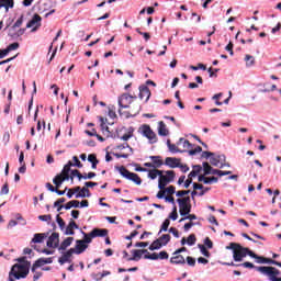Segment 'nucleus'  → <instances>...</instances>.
<instances>
[{"mask_svg": "<svg viewBox=\"0 0 281 281\" xmlns=\"http://www.w3.org/2000/svg\"><path fill=\"white\" fill-rule=\"evenodd\" d=\"M76 199H89L91 198V192L87 187L81 188V192L77 193Z\"/></svg>", "mask_w": 281, "mask_h": 281, "instance_id": "28", "label": "nucleus"}, {"mask_svg": "<svg viewBox=\"0 0 281 281\" xmlns=\"http://www.w3.org/2000/svg\"><path fill=\"white\" fill-rule=\"evenodd\" d=\"M9 36H10L11 38H13L14 41H16V27L11 26V27L9 29Z\"/></svg>", "mask_w": 281, "mask_h": 281, "instance_id": "50", "label": "nucleus"}, {"mask_svg": "<svg viewBox=\"0 0 281 281\" xmlns=\"http://www.w3.org/2000/svg\"><path fill=\"white\" fill-rule=\"evenodd\" d=\"M177 146L180 150H182L180 153H188V150H190V148H192L190 140H188L186 138H179V140L177 142Z\"/></svg>", "mask_w": 281, "mask_h": 281, "instance_id": "14", "label": "nucleus"}, {"mask_svg": "<svg viewBox=\"0 0 281 281\" xmlns=\"http://www.w3.org/2000/svg\"><path fill=\"white\" fill-rule=\"evenodd\" d=\"M109 235V231L104 228H94L90 232L91 238H104V236Z\"/></svg>", "mask_w": 281, "mask_h": 281, "instance_id": "18", "label": "nucleus"}, {"mask_svg": "<svg viewBox=\"0 0 281 281\" xmlns=\"http://www.w3.org/2000/svg\"><path fill=\"white\" fill-rule=\"evenodd\" d=\"M169 234H172L175 238H179V231H177L175 227L169 228Z\"/></svg>", "mask_w": 281, "mask_h": 281, "instance_id": "60", "label": "nucleus"}, {"mask_svg": "<svg viewBox=\"0 0 281 281\" xmlns=\"http://www.w3.org/2000/svg\"><path fill=\"white\" fill-rule=\"evenodd\" d=\"M0 8H4L9 12L10 8H14V0H0Z\"/></svg>", "mask_w": 281, "mask_h": 281, "instance_id": "30", "label": "nucleus"}, {"mask_svg": "<svg viewBox=\"0 0 281 281\" xmlns=\"http://www.w3.org/2000/svg\"><path fill=\"white\" fill-rule=\"evenodd\" d=\"M38 221H44L45 223H49V221H52V215H40Z\"/></svg>", "mask_w": 281, "mask_h": 281, "instance_id": "56", "label": "nucleus"}, {"mask_svg": "<svg viewBox=\"0 0 281 281\" xmlns=\"http://www.w3.org/2000/svg\"><path fill=\"white\" fill-rule=\"evenodd\" d=\"M143 254H148L147 249L143 250H133V257L127 258L128 261L134 260L137 262V260H142V255Z\"/></svg>", "mask_w": 281, "mask_h": 281, "instance_id": "24", "label": "nucleus"}, {"mask_svg": "<svg viewBox=\"0 0 281 281\" xmlns=\"http://www.w3.org/2000/svg\"><path fill=\"white\" fill-rule=\"evenodd\" d=\"M138 132L143 135V137L148 138L149 144H157V134H155L153 128H150V125H142Z\"/></svg>", "mask_w": 281, "mask_h": 281, "instance_id": "6", "label": "nucleus"}, {"mask_svg": "<svg viewBox=\"0 0 281 281\" xmlns=\"http://www.w3.org/2000/svg\"><path fill=\"white\" fill-rule=\"evenodd\" d=\"M41 21H43V18H41L38 14H34L30 22L26 24V27H32L31 32H36V30L41 27Z\"/></svg>", "mask_w": 281, "mask_h": 281, "instance_id": "11", "label": "nucleus"}, {"mask_svg": "<svg viewBox=\"0 0 281 281\" xmlns=\"http://www.w3.org/2000/svg\"><path fill=\"white\" fill-rule=\"evenodd\" d=\"M179 212L181 216H188L192 212V204H190V196L178 199Z\"/></svg>", "mask_w": 281, "mask_h": 281, "instance_id": "7", "label": "nucleus"}, {"mask_svg": "<svg viewBox=\"0 0 281 281\" xmlns=\"http://www.w3.org/2000/svg\"><path fill=\"white\" fill-rule=\"evenodd\" d=\"M187 245H189L190 247L196 245V236H194V234L189 235V237L187 238Z\"/></svg>", "mask_w": 281, "mask_h": 281, "instance_id": "43", "label": "nucleus"}, {"mask_svg": "<svg viewBox=\"0 0 281 281\" xmlns=\"http://www.w3.org/2000/svg\"><path fill=\"white\" fill-rule=\"evenodd\" d=\"M187 263L189 267H194L196 265V259H194V257H187Z\"/></svg>", "mask_w": 281, "mask_h": 281, "instance_id": "55", "label": "nucleus"}, {"mask_svg": "<svg viewBox=\"0 0 281 281\" xmlns=\"http://www.w3.org/2000/svg\"><path fill=\"white\" fill-rule=\"evenodd\" d=\"M71 207H80V201L72 200L65 204V210H71Z\"/></svg>", "mask_w": 281, "mask_h": 281, "instance_id": "36", "label": "nucleus"}, {"mask_svg": "<svg viewBox=\"0 0 281 281\" xmlns=\"http://www.w3.org/2000/svg\"><path fill=\"white\" fill-rule=\"evenodd\" d=\"M10 188L8 187V183L3 184L0 194L3 196V194H9Z\"/></svg>", "mask_w": 281, "mask_h": 281, "instance_id": "58", "label": "nucleus"}, {"mask_svg": "<svg viewBox=\"0 0 281 281\" xmlns=\"http://www.w3.org/2000/svg\"><path fill=\"white\" fill-rule=\"evenodd\" d=\"M169 255L166 252V250H162L158 254V260H168Z\"/></svg>", "mask_w": 281, "mask_h": 281, "instance_id": "53", "label": "nucleus"}, {"mask_svg": "<svg viewBox=\"0 0 281 281\" xmlns=\"http://www.w3.org/2000/svg\"><path fill=\"white\" fill-rule=\"evenodd\" d=\"M127 109H130V111L127 112L126 117H135V115H139V111H142V104L134 100Z\"/></svg>", "mask_w": 281, "mask_h": 281, "instance_id": "10", "label": "nucleus"}, {"mask_svg": "<svg viewBox=\"0 0 281 281\" xmlns=\"http://www.w3.org/2000/svg\"><path fill=\"white\" fill-rule=\"evenodd\" d=\"M204 245L207 247V249H212L214 247V244L211 241L210 237L204 239Z\"/></svg>", "mask_w": 281, "mask_h": 281, "instance_id": "57", "label": "nucleus"}, {"mask_svg": "<svg viewBox=\"0 0 281 281\" xmlns=\"http://www.w3.org/2000/svg\"><path fill=\"white\" fill-rule=\"evenodd\" d=\"M226 249H231L233 251V260L235 262H243V259L247 258L249 254H254L249 248L243 247L237 243H231L229 246H226Z\"/></svg>", "mask_w": 281, "mask_h": 281, "instance_id": "2", "label": "nucleus"}, {"mask_svg": "<svg viewBox=\"0 0 281 281\" xmlns=\"http://www.w3.org/2000/svg\"><path fill=\"white\" fill-rule=\"evenodd\" d=\"M76 252V249L70 248L68 251L64 252L61 257H59L58 262L59 265H65V262H71L70 258Z\"/></svg>", "mask_w": 281, "mask_h": 281, "instance_id": "17", "label": "nucleus"}, {"mask_svg": "<svg viewBox=\"0 0 281 281\" xmlns=\"http://www.w3.org/2000/svg\"><path fill=\"white\" fill-rule=\"evenodd\" d=\"M226 157L225 155H216L210 157V164L216 168H223L225 166Z\"/></svg>", "mask_w": 281, "mask_h": 281, "instance_id": "9", "label": "nucleus"}, {"mask_svg": "<svg viewBox=\"0 0 281 281\" xmlns=\"http://www.w3.org/2000/svg\"><path fill=\"white\" fill-rule=\"evenodd\" d=\"M147 172H148V179L155 180L157 179V177H160L162 171L158 169H151V170H147Z\"/></svg>", "mask_w": 281, "mask_h": 281, "instance_id": "32", "label": "nucleus"}, {"mask_svg": "<svg viewBox=\"0 0 281 281\" xmlns=\"http://www.w3.org/2000/svg\"><path fill=\"white\" fill-rule=\"evenodd\" d=\"M183 221H196V215L194 214H188L182 217L179 223H183Z\"/></svg>", "mask_w": 281, "mask_h": 281, "instance_id": "49", "label": "nucleus"}, {"mask_svg": "<svg viewBox=\"0 0 281 281\" xmlns=\"http://www.w3.org/2000/svg\"><path fill=\"white\" fill-rule=\"evenodd\" d=\"M52 262H54L52 257L48 258H40L35 261V263L33 265L31 271L34 273V271H36V269H38V267H43L44 265H52Z\"/></svg>", "mask_w": 281, "mask_h": 281, "instance_id": "13", "label": "nucleus"}, {"mask_svg": "<svg viewBox=\"0 0 281 281\" xmlns=\"http://www.w3.org/2000/svg\"><path fill=\"white\" fill-rule=\"evenodd\" d=\"M255 269L261 273V276H266L270 281H281V277H279L281 272L276 267L260 266Z\"/></svg>", "mask_w": 281, "mask_h": 281, "instance_id": "3", "label": "nucleus"}, {"mask_svg": "<svg viewBox=\"0 0 281 281\" xmlns=\"http://www.w3.org/2000/svg\"><path fill=\"white\" fill-rule=\"evenodd\" d=\"M45 238H47V235L43 234V233H36L34 234V237L31 240V245L32 243L36 244H41L43 243V240H45Z\"/></svg>", "mask_w": 281, "mask_h": 281, "instance_id": "29", "label": "nucleus"}, {"mask_svg": "<svg viewBox=\"0 0 281 281\" xmlns=\"http://www.w3.org/2000/svg\"><path fill=\"white\" fill-rule=\"evenodd\" d=\"M169 218H171V221H177V218H179V214L177 213V206L173 207V211L170 213Z\"/></svg>", "mask_w": 281, "mask_h": 281, "instance_id": "52", "label": "nucleus"}, {"mask_svg": "<svg viewBox=\"0 0 281 281\" xmlns=\"http://www.w3.org/2000/svg\"><path fill=\"white\" fill-rule=\"evenodd\" d=\"M249 256L250 258H255L256 262L258 265H271V260L272 259H269V258H265V257H261V256H258L256 255V252H249Z\"/></svg>", "mask_w": 281, "mask_h": 281, "instance_id": "20", "label": "nucleus"}, {"mask_svg": "<svg viewBox=\"0 0 281 281\" xmlns=\"http://www.w3.org/2000/svg\"><path fill=\"white\" fill-rule=\"evenodd\" d=\"M202 166H203V171H204V175H211V172H212V166H210V162H203L202 164Z\"/></svg>", "mask_w": 281, "mask_h": 281, "instance_id": "47", "label": "nucleus"}, {"mask_svg": "<svg viewBox=\"0 0 281 281\" xmlns=\"http://www.w3.org/2000/svg\"><path fill=\"white\" fill-rule=\"evenodd\" d=\"M15 49H19V43L14 42L12 44H10L5 49V54H8L9 52H14Z\"/></svg>", "mask_w": 281, "mask_h": 281, "instance_id": "42", "label": "nucleus"}, {"mask_svg": "<svg viewBox=\"0 0 281 281\" xmlns=\"http://www.w3.org/2000/svg\"><path fill=\"white\" fill-rule=\"evenodd\" d=\"M198 181L205 183V186H212V183H218V178H216V177L207 178V177L201 175L198 177Z\"/></svg>", "mask_w": 281, "mask_h": 281, "instance_id": "21", "label": "nucleus"}, {"mask_svg": "<svg viewBox=\"0 0 281 281\" xmlns=\"http://www.w3.org/2000/svg\"><path fill=\"white\" fill-rule=\"evenodd\" d=\"M71 243H74V237H67L64 239L58 247V251H66L68 247H71Z\"/></svg>", "mask_w": 281, "mask_h": 281, "instance_id": "25", "label": "nucleus"}, {"mask_svg": "<svg viewBox=\"0 0 281 281\" xmlns=\"http://www.w3.org/2000/svg\"><path fill=\"white\" fill-rule=\"evenodd\" d=\"M71 166H74V162L68 161V164L64 166V169L61 170V173H59V176H63L65 179L69 180V172H71Z\"/></svg>", "mask_w": 281, "mask_h": 281, "instance_id": "27", "label": "nucleus"}, {"mask_svg": "<svg viewBox=\"0 0 281 281\" xmlns=\"http://www.w3.org/2000/svg\"><path fill=\"white\" fill-rule=\"evenodd\" d=\"M74 229H79V226H78V224H76V221L70 220L67 227H65V229H64L65 236H74V234H76V232H74Z\"/></svg>", "mask_w": 281, "mask_h": 281, "instance_id": "15", "label": "nucleus"}, {"mask_svg": "<svg viewBox=\"0 0 281 281\" xmlns=\"http://www.w3.org/2000/svg\"><path fill=\"white\" fill-rule=\"evenodd\" d=\"M188 194H190V190L177 191L176 196H186Z\"/></svg>", "mask_w": 281, "mask_h": 281, "instance_id": "62", "label": "nucleus"}, {"mask_svg": "<svg viewBox=\"0 0 281 281\" xmlns=\"http://www.w3.org/2000/svg\"><path fill=\"white\" fill-rule=\"evenodd\" d=\"M23 25V16L16 20V22L13 24V27H21Z\"/></svg>", "mask_w": 281, "mask_h": 281, "instance_id": "63", "label": "nucleus"}, {"mask_svg": "<svg viewBox=\"0 0 281 281\" xmlns=\"http://www.w3.org/2000/svg\"><path fill=\"white\" fill-rule=\"evenodd\" d=\"M170 235L169 234H165V235H162V236H160L159 238H158V240L160 241V244H161V246L162 247H166V245H168L169 243H170Z\"/></svg>", "mask_w": 281, "mask_h": 281, "instance_id": "35", "label": "nucleus"}, {"mask_svg": "<svg viewBox=\"0 0 281 281\" xmlns=\"http://www.w3.org/2000/svg\"><path fill=\"white\" fill-rule=\"evenodd\" d=\"M65 201H66L65 198H60L54 202V207H57V212H60V210L65 209V205H63Z\"/></svg>", "mask_w": 281, "mask_h": 281, "instance_id": "39", "label": "nucleus"}, {"mask_svg": "<svg viewBox=\"0 0 281 281\" xmlns=\"http://www.w3.org/2000/svg\"><path fill=\"white\" fill-rule=\"evenodd\" d=\"M72 160H74L72 166H76V168H82V162H80V159H78V156H74Z\"/></svg>", "mask_w": 281, "mask_h": 281, "instance_id": "54", "label": "nucleus"}, {"mask_svg": "<svg viewBox=\"0 0 281 281\" xmlns=\"http://www.w3.org/2000/svg\"><path fill=\"white\" fill-rule=\"evenodd\" d=\"M82 234H83V239H81V243H83L85 245L91 244L94 238V237H91V233L87 234V233L82 232Z\"/></svg>", "mask_w": 281, "mask_h": 281, "instance_id": "40", "label": "nucleus"}, {"mask_svg": "<svg viewBox=\"0 0 281 281\" xmlns=\"http://www.w3.org/2000/svg\"><path fill=\"white\" fill-rule=\"evenodd\" d=\"M161 247H164V246L161 245V241H160L159 239H156V240H154V241L151 243V245L149 246V250H150V251H155V250H157V249H161Z\"/></svg>", "mask_w": 281, "mask_h": 281, "instance_id": "38", "label": "nucleus"}, {"mask_svg": "<svg viewBox=\"0 0 281 281\" xmlns=\"http://www.w3.org/2000/svg\"><path fill=\"white\" fill-rule=\"evenodd\" d=\"M150 159L153 161L154 168H161V166H164V161L159 159V156H150Z\"/></svg>", "mask_w": 281, "mask_h": 281, "instance_id": "33", "label": "nucleus"}, {"mask_svg": "<svg viewBox=\"0 0 281 281\" xmlns=\"http://www.w3.org/2000/svg\"><path fill=\"white\" fill-rule=\"evenodd\" d=\"M246 67H254L256 65V58L251 55L245 56Z\"/></svg>", "mask_w": 281, "mask_h": 281, "instance_id": "37", "label": "nucleus"}, {"mask_svg": "<svg viewBox=\"0 0 281 281\" xmlns=\"http://www.w3.org/2000/svg\"><path fill=\"white\" fill-rule=\"evenodd\" d=\"M56 222H57L59 228L61 229V232H65V225H66L65 220H63L60 215H57Z\"/></svg>", "mask_w": 281, "mask_h": 281, "instance_id": "44", "label": "nucleus"}, {"mask_svg": "<svg viewBox=\"0 0 281 281\" xmlns=\"http://www.w3.org/2000/svg\"><path fill=\"white\" fill-rule=\"evenodd\" d=\"M74 177H77L79 181H82V173H80V171L77 169L71 171V176H69V179L74 181Z\"/></svg>", "mask_w": 281, "mask_h": 281, "instance_id": "41", "label": "nucleus"}, {"mask_svg": "<svg viewBox=\"0 0 281 281\" xmlns=\"http://www.w3.org/2000/svg\"><path fill=\"white\" fill-rule=\"evenodd\" d=\"M165 192H167L168 194H175L176 192V188L173 186H169Z\"/></svg>", "mask_w": 281, "mask_h": 281, "instance_id": "64", "label": "nucleus"}, {"mask_svg": "<svg viewBox=\"0 0 281 281\" xmlns=\"http://www.w3.org/2000/svg\"><path fill=\"white\" fill-rule=\"evenodd\" d=\"M165 175H164V171L160 172V176L158 179L159 190H166V186H168V183L175 181V171H172V170L165 171Z\"/></svg>", "mask_w": 281, "mask_h": 281, "instance_id": "5", "label": "nucleus"}, {"mask_svg": "<svg viewBox=\"0 0 281 281\" xmlns=\"http://www.w3.org/2000/svg\"><path fill=\"white\" fill-rule=\"evenodd\" d=\"M21 263H15L9 272V281L21 280V278H27L30 273V261L26 257L18 259Z\"/></svg>", "mask_w": 281, "mask_h": 281, "instance_id": "1", "label": "nucleus"}, {"mask_svg": "<svg viewBox=\"0 0 281 281\" xmlns=\"http://www.w3.org/2000/svg\"><path fill=\"white\" fill-rule=\"evenodd\" d=\"M168 227H170V220H165L158 234H161V232H168Z\"/></svg>", "mask_w": 281, "mask_h": 281, "instance_id": "46", "label": "nucleus"}, {"mask_svg": "<svg viewBox=\"0 0 281 281\" xmlns=\"http://www.w3.org/2000/svg\"><path fill=\"white\" fill-rule=\"evenodd\" d=\"M87 249H89V245L85 244V241H81V239L76 240L75 254L80 256V254H85Z\"/></svg>", "mask_w": 281, "mask_h": 281, "instance_id": "16", "label": "nucleus"}, {"mask_svg": "<svg viewBox=\"0 0 281 281\" xmlns=\"http://www.w3.org/2000/svg\"><path fill=\"white\" fill-rule=\"evenodd\" d=\"M167 146L170 153H181L182 150L179 148V146H177L176 144H171L170 139L167 140Z\"/></svg>", "mask_w": 281, "mask_h": 281, "instance_id": "34", "label": "nucleus"}, {"mask_svg": "<svg viewBox=\"0 0 281 281\" xmlns=\"http://www.w3.org/2000/svg\"><path fill=\"white\" fill-rule=\"evenodd\" d=\"M171 265H186V258L180 254L173 255L170 259Z\"/></svg>", "mask_w": 281, "mask_h": 281, "instance_id": "26", "label": "nucleus"}, {"mask_svg": "<svg viewBox=\"0 0 281 281\" xmlns=\"http://www.w3.org/2000/svg\"><path fill=\"white\" fill-rule=\"evenodd\" d=\"M64 181H69L67 178L57 175L54 179H53V183L56 186V188H60V186H63Z\"/></svg>", "mask_w": 281, "mask_h": 281, "instance_id": "31", "label": "nucleus"}, {"mask_svg": "<svg viewBox=\"0 0 281 281\" xmlns=\"http://www.w3.org/2000/svg\"><path fill=\"white\" fill-rule=\"evenodd\" d=\"M60 243V235L58 233H53L46 243L47 247L56 249Z\"/></svg>", "mask_w": 281, "mask_h": 281, "instance_id": "12", "label": "nucleus"}, {"mask_svg": "<svg viewBox=\"0 0 281 281\" xmlns=\"http://www.w3.org/2000/svg\"><path fill=\"white\" fill-rule=\"evenodd\" d=\"M137 100V97H133L128 93H123L122 95L119 97L117 102H119V113L122 115V109H128L130 104H133V101Z\"/></svg>", "mask_w": 281, "mask_h": 281, "instance_id": "8", "label": "nucleus"}, {"mask_svg": "<svg viewBox=\"0 0 281 281\" xmlns=\"http://www.w3.org/2000/svg\"><path fill=\"white\" fill-rule=\"evenodd\" d=\"M117 170L120 175L124 177V179L133 181V183H135L136 186H142V178H139L137 173L128 171V169H126V167L124 166L117 167Z\"/></svg>", "mask_w": 281, "mask_h": 281, "instance_id": "4", "label": "nucleus"}, {"mask_svg": "<svg viewBox=\"0 0 281 281\" xmlns=\"http://www.w3.org/2000/svg\"><path fill=\"white\" fill-rule=\"evenodd\" d=\"M88 161H89L90 164H95V161H98V157H97L94 154H90V155L88 156Z\"/></svg>", "mask_w": 281, "mask_h": 281, "instance_id": "59", "label": "nucleus"}, {"mask_svg": "<svg viewBox=\"0 0 281 281\" xmlns=\"http://www.w3.org/2000/svg\"><path fill=\"white\" fill-rule=\"evenodd\" d=\"M199 153H203V148L201 146H196L194 149H189L188 154L192 157Z\"/></svg>", "mask_w": 281, "mask_h": 281, "instance_id": "48", "label": "nucleus"}, {"mask_svg": "<svg viewBox=\"0 0 281 281\" xmlns=\"http://www.w3.org/2000/svg\"><path fill=\"white\" fill-rule=\"evenodd\" d=\"M199 247H200L201 254H203L205 258H210V251L207 250V248H205V246L203 245H199Z\"/></svg>", "mask_w": 281, "mask_h": 281, "instance_id": "51", "label": "nucleus"}, {"mask_svg": "<svg viewBox=\"0 0 281 281\" xmlns=\"http://www.w3.org/2000/svg\"><path fill=\"white\" fill-rule=\"evenodd\" d=\"M145 260H159V254L154 252V254H148L144 256Z\"/></svg>", "mask_w": 281, "mask_h": 281, "instance_id": "45", "label": "nucleus"}, {"mask_svg": "<svg viewBox=\"0 0 281 281\" xmlns=\"http://www.w3.org/2000/svg\"><path fill=\"white\" fill-rule=\"evenodd\" d=\"M138 89H139V99L144 100L145 98V102H148V100H150V89L147 88V86H140Z\"/></svg>", "mask_w": 281, "mask_h": 281, "instance_id": "19", "label": "nucleus"}, {"mask_svg": "<svg viewBox=\"0 0 281 281\" xmlns=\"http://www.w3.org/2000/svg\"><path fill=\"white\" fill-rule=\"evenodd\" d=\"M91 277H92L95 281H100V280H102V278H104V274H102V273H92Z\"/></svg>", "mask_w": 281, "mask_h": 281, "instance_id": "61", "label": "nucleus"}, {"mask_svg": "<svg viewBox=\"0 0 281 281\" xmlns=\"http://www.w3.org/2000/svg\"><path fill=\"white\" fill-rule=\"evenodd\" d=\"M180 159L178 158H172V157H167L165 159V165L168 166L169 168H179Z\"/></svg>", "mask_w": 281, "mask_h": 281, "instance_id": "22", "label": "nucleus"}, {"mask_svg": "<svg viewBox=\"0 0 281 281\" xmlns=\"http://www.w3.org/2000/svg\"><path fill=\"white\" fill-rule=\"evenodd\" d=\"M169 131L168 128L166 127V123H164L162 121H160L158 123V135H160V137H168L169 135Z\"/></svg>", "mask_w": 281, "mask_h": 281, "instance_id": "23", "label": "nucleus"}]
</instances>
